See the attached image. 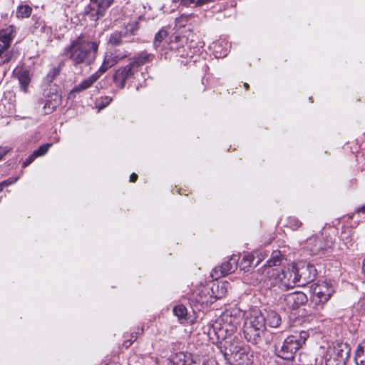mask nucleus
Listing matches in <instances>:
<instances>
[{
	"label": "nucleus",
	"mask_w": 365,
	"mask_h": 365,
	"mask_svg": "<svg viewBox=\"0 0 365 365\" xmlns=\"http://www.w3.org/2000/svg\"><path fill=\"white\" fill-rule=\"evenodd\" d=\"M351 349L344 343H337L329 346L324 356L325 365H346Z\"/></svg>",
	"instance_id": "0eeeda50"
},
{
	"label": "nucleus",
	"mask_w": 365,
	"mask_h": 365,
	"mask_svg": "<svg viewBox=\"0 0 365 365\" xmlns=\"http://www.w3.org/2000/svg\"><path fill=\"white\" fill-rule=\"evenodd\" d=\"M10 150V148L8 147H0V160L3 158L4 155H6Z\"/></svg>",
	"instance_id": "79ce46f5"
},
{
	"label": "nucleus",
	"mask_w": 365,
	"mask_h": 365,
	"mask_svg": "<svg viewBox=\"0 0 365 365\" xmlns=\"http://www.w3.org/2000/svg\"><path fill=\"white\" fill-rule=\"evenodd\" d=\"M356 212L365 213V205L364 206H362V207H359L356 210Z\"/></svg>",
	"instance_id": "8fccbe9b"
},
{
	"label": "nucleus",
	"mask_w": 365,
	"mask_h": 365,
	"mask_svg": "<svg viewBox=\"0 0 365 365\" xmlns=\"http://www.w3.org/2000/svg\"><path fill=\"white\" fill-rule=\"evenodd\" d=\"M255 259V257L253 255L247 254L245 255L241 262H240V267L241 269H243L245 271H247L249 268L252 266L254 261Z\"/></svg>",
	"instance_id": "c85d7f7f"
},
{
	"label": "nucleus",
	"mask_w": 365,
	"mask_h": 365,
	"mask_svg": "<svg viewBox=\"0 0 365 365\" xmlns=\"http://www.w3.org/2000/svg\"><path fill=\"white\" fill-rule=\"evenodd\" d=\"M128 35V30L115 31L110 34L108 43L110 46H119L123 43V38Z\"/></svg>",
	"instance_id": "4be33fe9"
},
{
	"label": "nucleus",
	"mask_w": 365,
	"mask_h": 365,
	"mask_svg": "<svg viewBox=\"0 0 365 365\" xmlns=\"http://www.w3.org/2000/svg\"><path fill=\"white\" fill-rule=\"evenodd\" d=\"M127 56L128 52L124 49L114 48L109 50L106 53L103 62L100 67V73H105L108 68Z\"/></svg>",
	"instance_id": "9d476101"
},
{
	"label": "nucleus",
	"mask_w": 365,
	"mask_h": 365,
	"mask_svg": "<svg viewBox=\"0 0 365 365\" xmlns=\"http://www.w3.org/2000/svg\"><path fill=\"white\" fill-rule=\"evenodd\" d=\"M114 0H91L88 15L93 21H97L105 15L106 11Z\"/></svg>",
	"instance_id": "f8f14e48"
},
{
	"label": "nucleus",
	"mask_w": 365,
	"mask_h": 365,
	"mask_svg": "<svg viewBox=\"0 0 365 365\" xmlns=\"http://www.w3.org/2000/svg\"><path fill=\"white\" fill-rule=\"evenodd\" d=\"M196 356L187 352H178L171 355L169 365H192Z\"/></svg>",
	"instance_id": "dca6fc26"
},
{
	"label": "nucleus",
	"mask_w": 365,
	"mask_h": 365,
	"mask_svg": "<svg viewBox=\"0 0 365 365\" xmlns=\"http://www.w3.org/2000/svg\"><path fill=\"white\" fill-rule=\"evenodd\" d=\"M261 259L257 260L255 265L257 266L260 262Z\"/></svg>",
	"instance_id": "864d4df0"
},
{
	"label": "nucleus",
	"mask_w": 365,
	"mask_h": 365,
	"mask_svg": "<svg viewBox=\"0 0 365 365\" xmlns=\"http://www.w3.org/2000/svg\"><path fill=\"white\" fill-rule=\"evenodd\" d=\"M283 300L287 309H295L304 304L308 299L307 295L302 292H294L284 295Z\"/></svg>",
	"instance_id": "ddd939ff"
},
{
	"label": "nucleus",
	"mask_w": 365,
	"mask_h": 365,
	"mask_svg": "<svg viewBox=\"0 0 365 365\" xmlns=\"http://www.w3.org/2000/svg\"><path fill=\"white\" fill-rule=\"evenodd\" d=\"M309 336V334L307 331H301L289 336L279 349L276 348L277 356L285 360L293 359L297 351L305 343Z\"/></svg>",
	"instance_id": "423d86ee"
},
{
	"label": "nucleus",
	"mask_w": 365,
	"mask_h": 365,
	"mask_svg": "<svg viewBox=\"0 0 365 365\" xmlns=\"http://www.w3.org/2000/svg\"><path fill=\"white\" fill-rule=\"evenodd\" d=\"M244 86L247 89L249 88V85L247 83H244Z\"/></svg>",
	"instance_id": "603ef678"
},
{
	"label": "nucleus",
	"mask_w": 365,
	"mask_h": 365,
	"mask_svg": "<svg viewBox=\"0 0 365 365\" xmlns=\"http://www.w3.org/2000/svg\"><path fill=\"white\" fill-rule=\"evenodd\" d=\"M103 73H100V68L95 73L91 75L88 78L83 81L81 83L77 85L73 89V92H81L91 87Z\"/></svg>",
	"instance_id": "412c9836"
},
{
	"label": "nucleus",
	"mask_w": 365,
	"mask_h": 365,
	"mask_svg": "<svg viewBox=\"0 0 365 365\" xmlns=\"http://www.w3.org/2000/svg\"><path fill=\"white\" fill-rule=\"evenodd\" d=\"M168 36V32L165 29H160L155 36L153 45L155 48L160 46L164 38Z\"/></svg>",
	"instance_id": "72a5a7b5"
},
{
	"label": "nucleus",
	"mask_w": 365,
	"mask_h": 365,
	"mask_svg": "<svg viewBox=\"0 0 365 365\" xmlns=\"http://www.w3.org/2000/svg\"><path fill=\"white\" fill-rule=\"evenodd\" d=\"M32 8L27 5H19L16 9V16L19 19L28 18L31 16Z\"/></svg>",
	"instance_id": "cd10ccee"
},
{
	"label": "nucleus",
	"mask_w": 365,
	"mask_h": 365,
	"mask_svg": "<svg viewBox=\"0 0 365 365\" xmlns=\"http://www.w3.org/2000/svg\"><path fill=\"white\" fill-rule=\"evenodd\" d=\"M17 78L19 79V83L21 85V89L26 92L28 89V86L31 82V77L29 71L25 68L19 69L17 73Z\"/></svg>",
	"instance_id": "b1692460"
},
{
	"label": "nucleus",
	"mask_w": 365,
	"mask_h": 365,
	"mask_svg": "<svg viewBox=\"0 0 365 365\" xmlns=\"http://www.w3.org/2000/svg\"><path fill=\"white\" fill-rule=\"evenodd\" d=\"M98 44L80 36L65 48L63 54L74 65L90 64L96 58Z\"/></svg>",
	"instance_id": "f03ea898"
},
{
	"label": "nucleus",
	"mask_w": 365,
	"mask_h": 365,
	"mask_svg": "<svg viewBox=\"0 0 365 365\" xmlns=\"http://www.w3.org/2000/svg\"><path fill=\"white\" fill-rule=\"evenodd\" d=\"M297 268L295 265L284 267L282 269H266V276L260 279L268 288L278 287L281 289H288L298 284Z\"/></svg>",
	"instance_id": "7ed1b4c3"
},
{
	"label": "nucleus",
	"mask_w": 365,
	"mask_h": 365,
	"mask_svg": "<svg viewBox=\"0 0 365 365\" xmlns=\"http://www.w3.org/2000/svg\"><path fill=\"white\" fill-rule=\"evenodd\" d=\"M306 245L314 255H317L324 250L327 244L319 237L312 236L307 240Z\"/></svg>",
	"instance_id": "a211bd4d"
},
{
	"label": "nucleus",
	"mask_w": 365,
	"mask_h": 365,
	"mask_svg": "<svg viewBox=\"0 0 365 365\" xmlns=\"http://www.w3.org/2000/svg\"><path fill=\"white\" fill-rule=\"evenodd\" d=\"M61 98L58 95L55 94L47 99L43 106L44 112L46 114L51 113L54 109L60 104Z\"/></svg>",
	"instance_id": "a878e982"
},
{
	"label": "nucleus",
	"mask_w": 365,
	"mask_h": 365,
	"mask_svg": "<svg viewBox=\"0 0 365 365\" xmlns=\"http://www.w3.org/2000/svg\"><path fill=\"white\" fill-rule=\"evenodd\" d=\"M354 360L356 365H365V341L358 345L355 351Z\"/></svg>",
	"instance_id": "bb28decb"
},
{
	"label": "nucleus",
	"mask_w": 365,
	"mask_h": 365,
	"mask_svg": "<svg viewBox=\"0 0 365 365\" xmlns=\"http://www.w3.org/2000/svg\"><path fill=\"white\" fill-rule=\"evenodd\" d=\"M310 292L312 302L316 306L322 307L329 300L334 292V289L327 282H318L310 286Z\"/></svg>",
	"instance_id": "6e6552de"
},
{
	"label": "nucleus",
	"mask_w": 365,
	"mask_h": 365,
	"mask_svg": "<svg viewBox=\"0 0 365 365\" xmlns=\"http://www.w3.org/2000/svg\"><path fill=\"white\" fill-rule=\"evenodd\" d=\"M195 2V0H180V4L184 6H189L190 4Z\"/></svg>",
	"instance_id": "a18cd8bd"
},
{
	"label": "nucleus",
	"mask_w": 365,
	"mask_h": 365,
	"mask_svg": "<svg viewBox=\"0 0 365 365\" xmlns=\"http://www.w3.org/2000/svg\"><path fill=\"white\" fill-rule=\"evenodd\" d=\"M14 37L11 27L1 29L0 31V49L9 48Z\"/></svg>",
	"instance_id": "aec40b11"
},
{
	"label": "nucleus",
	"mask_w": 365,
	"mask_h": 365,
	"mask_svg": "<svg viewBox=\"0 0 365 365\" xmlns=\"http://www.w3.org/2000/svg\"><path fill=\"white\" fill-rule=\"evenodd\" d=\"M18 179H19V177L12 178H9V179L0 182V192H1L3 190L4 187L9 186V185L14 183L15 182H16L18 180Z\"/></svg>",
	"instance_id": "ea45409f"
},
{
	"label": "nucleus",
	"mask_w": 365,
	"mask_h": 365,
	"mask_svg": "<svg viewBox=\"0 0 365 365\" xmlns=\"http://www.w3.org/2000/svg\"><path fill=\"white\" fill-rule=\"evenodd\" d=\"M36 157L34 155V153H32L24 162H23V168H26L29 166L35 159Z\"/></svg>",
	"instance_id": "a19ab883"
},
{
	"label": "nucleus",
	"mask_w": 365,
	"mask_h": 365,
	"mask_svg": "<svg viewBox=\"0 0 365 365\" xmlns=\"http://www.w3.org/2000/svg\"><path fill=\"white\" fill-rule=\"evenodd\" d=\"M192 365H217V363L213 359H202L196 356Z\"/></svg>",
	"instance_id": "e433bc0d"
},
{
	"label": "nucleus",
	"mask_w": 365,
	"mask_h": 365,
	"mask_svg": "<svg viewBox=\"0 0 365 365\" xmlns=\"http://www.w3.org/2000/svg\"><path fill=\"white\" fill-rule=\"evenodd\" d=\"M51 146V143H46V144L41 145L39 148H38L33 152L34 155H35L36 158H38V157L45 155Z\"/></svg>",
	"instance_id": "c9c22d12"
},
{
	"label": "nucleus",
	"mask_w": 365,
	"mask_h": 365,
	"mask_svg": "<svg viewBox=\"0 0 365 365\" xmlns=\"http://www.w3.org/2000/svg\"><path fill=\"white\" fill-rule=\"evenodd\" d=\"M220 288H221V289H225V284H222Z\"/></svg>",
	"instance_id": "5fc2aeb1"
},
{
	"label": "nucleus",
	"mask_w": 365,
	"mask_h": 365,
	"mask_svg": "<svg viewBox=\"0 0 365 365\" xmlns=\"http://www.w3.org/2000/svg\"><path fill=\"white\" fill-rule=\"evenodd\" d=\"M302 225V222L296 217H289L287 219L286 226L293 230H298Z\"/></svg>",
	"instance_id": "7c9ffc66"
},
{
	"label": "nucleus",
	"mask_w": 365,
	"mask_h": 365,
	"mask_svg": "<svg viewBox=\"0 0 365 365\" xmlns=\"http://www.w3.org/2000/svg\"><path fill=\"white\" fill-rule=\"evenodd\" d=\"M264 317L265 323L272 328L278 327L282 323L280 315L274 310H266V315H264Z\"/></svg>",
	"instance_id": "5701e85b"
},
{
	"label": "nucleus",
	"mask_w": 365,
	"mask_h": 365,
	"mask_svg": "<svg viewBox=\"0 0 365 365\" xmlns=\"http://www.w3.org/2000/svg\"><path fill=\"white\" fill-rule=\"evenodd\" d=\"M12 56L13 53L9 48L0 49V66L9 63L11 60Z\"/></svg>",
	"instance_id": "c756f323"
},
{
	"label": "nucleus",
	"mask_w": 365,
	"mask_h": 365,
	"mask_svg": "<svg viewBox=\"0 0 365 365\" xmlns=\"http://www.w3.org/2000/svg\"><path fill=\"white\" fill-rule=\"evenodd\" d=\"M238 260L239 257L233 255L227 261L223 262L220 266L215 267L211 272V277L214 279H217L233 272L237 267Z\"/></svg>",
	"instance_id": "9b49d317"
},
{
	"label": "nucleus",
	"mask_w": 365,
	"mask_h": 365,
	"mask_svg": "<svg viewBox=\"0 0 365 365\" xmlns=\"http://www.w3.org/2000/svg\"><path fill=\"white\" fill-rule=\"evenodd\" d=\"M265 326L264 314L257 309L250 310L245 318L243 326L245 339L252 344H259L266 329Z\"/></svg>",
	"instance_id": "20e7f679"
},
{
	"label": "nucleus",
	"mask_w": 365,
	"mask_h": 365,
	"mask_svg": "<svg viewBox=\"0 0 365 365\" xmlns=\"http://www.w3.org/2000/svg\"><path fill=\"white\" fill-rule=\"evenodd\" d=\"M34 34L38 36H48L51 34V27L48 26L42 19H37L31 29Z\"/></svg>",
	"instance_id": "6ab92c4d"
},
{
	"label": "nucleus",
	"mask_w": 365,
	"mask_h": 365,
	"mask_svg": "<svg viewBox=\"0 0 365 365\" xmlns=\"http://www.w3.org/2000/svg\"><path fill=\"white\" fill-rule=\"evenodd\" d=\"M173 313L179 319H183L186 318L187 312L184 305L180 304L173 308Z\"/></svg>",
	"instance_id": "473e14b6"
},
{
	"label": "nucleus",
	"mask_w": 365,
	"mask_h": 365,
	"mask_svg": "<svg viewBox=\"0 0 365 365\" xmlns=\"http://www.w3.org/2000/svg\"><path fill=\"white\" fill-rule=\"evenodd\" d=\"M154 56L151 53H148L145 51H140L136 53L133 58H130L129 64L133 69L135 68H140L144 64L150 62Z\"/></svg>",
	"instance_id": "f3484780"
},
{
	"label": "nucleus",
	"mask_w": 365,
	"mask_h": 365,
	"mask_svg": "<svg viewBox=\"0 0 365 365\" xmlns=\"http://www.w3.org/2000/svg\"><path fill=\"white\" fill-rule=\"evenodd\" d=\"M138 175L135 173H132L130 176V181L134 182L137 180Z\"/></svg>",
	"instance_id": "de8ad7c7"
},
{
	"label": "nucleus",
	"mask_w": 365,
	"mask_h": 365,
	"mask_svg": "<svg viewBox=\"0 0 365 365\" xmlns=\"http://www.w3.org/2000/svg\"><path fill=\"white\" fill-rule=\"evenodd\" d=\"M112 101V98L109 96L102 97L96 101V107L101 110L108 106Z\"/></svg>",
	"instance_id": "f704fd0d"
},
{
	"label": "nucleus",
	"mask_w": 365,
	"mask_h": 365,
	"mask_svg": "<svg viewBox=\"0 0 365 365\" xmlns=\"http://www.w3.org/2000/svg\"><path fill=\"white\" fill-rule=\"evenodd\" d=\"M138 338V333H132L130 335V338L127 340H125L123 343V346H125L126 349L130 347L131 344L137 339Z\"/></svg>",
	"instance_id": "58836bf2"
},
{
	"label": "nucleus",
	"mask_w": 365,
	"mask_h": 365,
	"mask_svg": "<svg viewBox=\"0 0 365 365\" xmlns=\"http://www.w3.org/2000/svg\"><path fill=\"white\" fill-rule=\"evenodd\" d=\"M359 306L363 314H365V297L360 299L359 302Z\"/></svg>",
	"instance_id": "37998d69"
},
{
	"label": "nucleus",
	"mask_w": 365,
	"mask_h": 365,
	"mask_svg": "<svg viewBox=\"0 0 365 365\" xmlns=\"http://www.w3.org/2000/svg\"><path fill=\"white\" fill-rule=\"evenodd\" d=\"M243 314L237 308L225 310L208 328L207 334L212 340L217 342L225 340L235 332L240 324Z\"/></svg>",
	"instance_id": "f257e3e1"
},
{
	"label": "nucleus",
	"mask_w": 365,
	"mask_h": 365,
	"mask_svg": "<svg viewBox=\"0 0 365 365\" xmlns=\"http://www.w3.org/2000/svg\"><path fill=\"white\" fill-rule=\"evenodd\" d=\"M192 17V14H182L175 19V26L179 28L185 27Z\"/></svg>",
	"instance_id": "2f4dec72"
},
{
	"label": "nucleus",
	"mask_w": 365,
	"mask_h": 365,
	"mask_svg": "<svg viewBox=\"0 0 365 365\" xmlns=\"http://www.w3.org/2000/svg\"><path fill=\"white\" fill-rule=\"evenodd\" d=\"M215 56L217 58H221V57L225 56L227 55L226 51L223 53H220L219 55H217V51L216 50L215 51Z\"/></svg>",
	"instance_id": "09e8293b"
},
{
	"label": "nucleus",
	"mask_w": 365,
	"mask_h": 365,
	"mask_svg": "<svg viewBox=\"0 0 365 365\" xmlns=\"http://www.w3.org/2000/svg\"><path fill=\"white\" fill-rule=\"evenodd\" d=\"M211 292H213L208 287H202L199 289L192 297L191 301L195 303V306L200 305L202 307H207L213 304L217 298H221L223 295L212 296Z\"/></svg>",
	"instance_id": "1a4fd4ad"
},
{
	"label": "nucleus",
	"mask_w": 365,
	"mask_h": 365,
	"mask_svg": "<svg viewBox=\"0 0 365 365\" xmlns=\"http://www.w3.org/2000/svg\"><path fill=\"white\" fill-rule=\"evenodd\" d=\"M362 270H363L364 274H365V259H364V262H363Z\"/></svg>",
	"instance_id": "3c124183"
},
{
	"label": "nucleus",
	"mask_w": 365,
	"mask_h": 365,
	"mask_svg": "<svg viewBox=\"0 0 365 365\" xmlns=\"http://www.w3.org/2000/svg\"><path fill=\"white\" fill-rule=\"evenodd\" d=\"M297 268L298 286L304 285L306 283L312 281L315 277V268L313 265L306 264Z\"/></svg>",
	"instance_id": "2eb2a0df"
},
{
	"label": "nucleus",
	"mask_w": 365,
	"mask_h": 365,
	"mask_svg": "<svg viewBox=\"0 0 365 365\" xmlns=\"http://www.w3.org/2000/svg\"><path fill=\"white\" fill-rule=\"evenodd\" d=\"M282 261V256L279 251H274L267 264L264 266L263 274L266 276V269H272V267L279 265Z\"/></svg>",
	"instance_id": "393cba45"
},
{
	"label": "nucleus",
	"mask_w": 365,
	"mask_h": 365,
	"mask_svg": "<svg viewBox=\"0 0 365 365\" xmlns=\"http://www.w3.org/2000/svg\"><path fill=\"white\" fill-rule=\"evenodd\" d=\"M222 354L231 365H251L252 363L249 347L237 341H225Z\"/></svg>",
	"instance_id": "39448f33"
},
{
	"label": "nucleus",
	"mask_w": 365,
	"mask_h": 365,
	"mask_svg": "<svg viewBox=\"0 0 365 365\" xmlns=\"http://www.w3.org/2000/svg\"><path fill=\"white\" fill-rule=\"evenodd\" d=\"M341 240L344 242V244L347 247H349V245H351V239H344L343 235H341Z\"/></svg>",
	"instance_id": "49530a36"
},
{
	"label": "nucleus",
	"mask_w": 365,
	"mask_h": 365,
	"mask_svg": "<svg viewBox=\"0 0 365 365\" xmlns=\"http://www.w3.org/2000/svg\"><path fill=\"white\" fill-rule=\"evenodd\" d=\"M135 71L130 64L118 68L113 74V81L116 86L123 88L127 79L133 76Z\"/></svg>",
	"instance_id": "4468645a"
},
{
	"label": "nucleus",
	"mask_w": 365,
	"mask_h": 365,
	"mask_svg": "<svg viewBox=\"0 0 365 365\" xmlns=\"http://www.w3.org/2000/svg\"><path fill=\"white\" fill-rule=\"evenodd\" d=\"M60 73V68L58 67H53L47 74V81L51 82Z\"/></svg>",
	"instance_id": "4c0bfd02"
},
{
	"label": "nucleus",
	"mask_w": 365,
	"mask_h": 365,
	"mask_svg": "<svg viewBox=\"0 0 365 365\" xmlns=\"http://www.w3.org/2000/svg\"><path fill=\"white\" fill-rule=\"evenodd\" d=\"M212 1H213V0H197L195 2V6H201L202 5H205V4H210V3L212 2Z\"/></svg>",
	"instance_id": "c03bdc74"
}]
</instances>
